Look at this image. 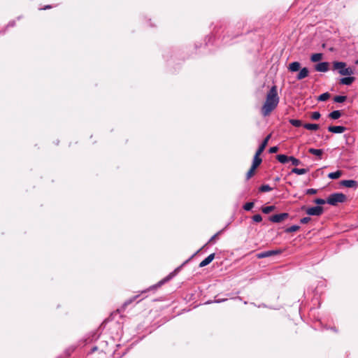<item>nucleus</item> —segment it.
<instances>
[{
  "mask_svg": "<svg viewBox=\"0 0 358 358\" xmlns=\"http://www.w3.org/2000/svg\"><path fill=\"white\" fill-rule=\"evenodd\" d=\"M279 96L277 92L275 85L273 86L268 91L266 101L262 107V114L264 117H266L278 106L279 103Z\"/></svg>",
  "mask_w": 358,
  "mask_h": 358,
  "instance_id": "nucleus-1",
  "label": "nucleus"
},
{
  "mask_svg": "<svg viewBox=\"0 0 358 358\" xmlns=\"http://www.w3.org/2000/svg\"><path fill=\"white\" fill-rule=\"evenodd\" d=\"M333 70H337L338 73L342 76H352L355 73V68L347 66V64L343 62H333Z\"/></svg>",
  "mask_w": 358,
  "mask_h": 358,
  "instance_id": "nucleus-2",
  "label": "nucleus"
},
{
  "mask_svg": "<svg viewBox=\"0 0 358 358\" xmlns=\"http://www.w3.org/2000/svg\"><path fill=\"white\" fill-rule=\"evenodd\" d=\"M346 199V196L343 193H334L329 196L327 203L331 206H336L338 203L345 202Z\"/></svg>",
  "mask_w": 358,
  "mask_h": 358,
  "instance_id": "nucleus-3",
  "label": "nucleus"
},
{
  "mask_svg": "<svg viewBox=\"0 0 358 358\" xmlns=\"http://www.w3.org/2000/svg\"><path fill=\"white\" fill-rule=\"evenodd\" d=\"M289 217V214L287 213H282L280 214L273 215L269 217L268 220L274 223H280L282 221L285 220Z\"/></svg>",
  "mask_w": 358,
  "mask_h": 358,
  "instance_id": "nucleus-4",
  "label": "nucleus"
},
{
  "mask_svg": "<svg viewBox=\"0 0 358 358\" xmlns=\"http://www.w3.org/2000/svg\"><path fill=\"white\" fill-rule=\"evenodd\" d=\"M306 213L311 216H320L323 213V208L319 206L308 208Z\"/></svg>",
  "mask_w": 358,
  "mask_h": 358,
  "instance_id": "nucleus-5",
  "label": "nucleus"
},
{
  "mask_svg": "<svg viewBox=\"0 0 358 358\" xmlns=\"http://www.w3.org/2000/svg\"><path fill=\"white\" fill-rule=\"evenodd\" d=\"M280 253H281L280 250H268V251H264V252L258 253L257 255V257L258 259H263V258L271 257L273 255H279Z\"/></svg>",
  "mask_w": 358,
  "mask_h": 358,
  "instance_id": "nucleus-6",
  "label": "nucleus"
},
{
  "mask_svg": "<svg viewBox=\"0 0 358 358\" xmlns=\"http://www.w3.org/2000/svg\"><path fill=\"white\" fill-rule=\"evenodd\" d=\"M329 64L328 62H323L317 64L315 66V71H319V72H327L329 70Z\"/></svg>",
  "mask_w": 358,
  "mask_h": 358,
  "instance_id": "nucleus-7",
  "label": "nucleus"
},
{
  "mask_svg": "<svg viewBox=\"0 0 358 358\" xmlns=\"http://www.w3.org/2000/svg\"><path fill=\"white\" fill-rule=\"evenodd\" d=\"M271 134H268L264 139V141H262V143H261V145L259 146L257 150L256 151L257 152V155H261L264 149L266 148L267 144H268V142L269 141V139L271 138Z\"/></svg>",
  "mask_w": 358,
  "mask_h": 358,
  "instance_id": "nucleus-8",
  "label": "nucleus"
},
{
  "mask_svg": "<svg viewBox=\"0 0 358 358\" xmlns=\"http://www.w3.org/2000/svg\"><path fill=\"white\" fill-rule=\"evenodd\" d=\"M341 185L350 188H357V182L354 180H343L341 181Z\"/></svg>",
  "mask_w": 358,
  "mask_h": 358,
  "instance_id": "nucleus-9",
  "label": "nucleus"
},
{
  "mask_svg": "<svg viewBox=\"0 0 358 358\" xmlns=\"http://www.w3.org/2000/svg\"><path fill=\"white\" fill-rule=\"evenodd\" d=\"M346 127L343 126H329L328 131L334 134H341L346 130Z\"/></svg>",
  "mask_w": 358,
  "mask_h": 358,
  "instance_id": "nucleus-10",
  "label": "nucleus"
},
{
  "mask_svg": "<svg viewBox=\"0 0 358 358\" xmlns=\"http://www.w3.org/2000/svg\"><path fill=\"white\" fill-rule=\"evenodd\" d=\"M347 77H344L340 79V84L345 85H350L355 80V78L351 76H346Z\"/></svg>",
  "mask_w": 358,
  "mask_h": 358,
  "instance_id": "nucleus-11",
  "label": "nucleus"
},
{
  "mask_svg": "<svg viewBox=\"0 0 358 358\" xmlns=\"http://www.w3.org/2000/svg\"><path fill=\"white\" fill-rule=\"evenodd\" d=\"M215 258V253H212L209 255L206 258H205L202 262L199 264V267H204L208 265Z\"/></svg>",
  "mask_w": 358,
  "mask_h": 358,
  "instance_id": "nucleus-12",
  "label": "nucleus"
},
{
  "mask_svg": "<svg viewBox=\"0 0 358 358\" xmlns=\"http://www.w3.org/2000/svg\"><path fill=\"white\" fill-rule=\"evenodd\" d=\"M299 70H300V71L296 76L297 80H302L308 76L309 71H308V68L303 67Z\"/></svg>",
  "mask_w": 358,
  "mask_h": 358,
  "instance_id": "nucleus-13",
  "label": "nucleus"
},
{
  "mask_svg": "<svg viewBox=\"0 0 358 358\" xmlns=\"http://www.w3.org/2000/svg\"><path fill=\"white\" fill-rule=\"evenodd\" d=\"M259 155H257V152H256V153H255V155L254 156V158H253L252 164L251 166V167H252L253 169H256L260 165V164L262 162V159L259 157Z\"/></svg>",
  "mask_w": 358,
  "mask_h": 358,
  "instance_id": "nucleus-14",
  "label": "nucleus"
},
{
  "mask_svg": "<svg viewBox=\"0 0 358 358\" xmlns=\"http://www.w3.org/2000/svg\"><path fill=\"white\" fill-rule=\"evenodd\" d=\"M301 69V64L299 62H294L289 64L288 70L291 72L298 71Z\"/></svg>",
  "mask_w": 358,
  "mask_h": 358,
  "instance_id": "nucleus-15",
  "label": "nucleus"
},
{
  "mask_svg": "<svg viewBox=\"0 0 358 358\" xmlns=\"http://www.w3.org/2000/svg\"><path fill=\"white\" fill-rule=\"evenodd\" d=\"M173 275V273H170L165 278H164L163 280L159 281L157 285L150 287L149 289H156V288L160 287L162 285H163L166 282H168L172 278Z\"/></svg>",
  "mask_w": 358,
  "mask_h": 358,
  "instance_id": "nucleus-16",
  "label": "nucleus"
},
{
  "mask_svg": "<svg viewBox=\"0 0 358 358\" xmlns=\"http://www.w3.org/2000/svg\"><path fill=\"white\" fill-rule=\"evenodd\" d=\"M308 152L319 157V159L322 158V155L323 154V150L322 149H315V148H309Z\"/></svg>",
  "mask_w": 358,
  "mask_h": 358,
  "instance_id": "nucleus-17",
  "label": "nucleus"
},
{
  "mask_svg": "<svg viewBox=\"0 0 358 358\" xmlns=\"http://www.w3.org/2000/svg\"><path fill=\"white\" fill-rule=\"evenodd\" d=\"M278 161L282 164H285L289 162V157L285 155H278L276 156Z\"/></svg>",
  "mask_w": 358,
  "mask_h": 358,
  "instance_id": "nucleus-18",
  "label": "nucleus"
},
{
  "mask_svg": "<svg viewBox=\"0 0 358 358\" xmlns=\"http://www.w3.org/2000/svg\"><path fill=\"white\" fill-rule=\"evenodd\" d=\"M341 116V112L340 110H334L329 114V117L332 120H337Z\"/></svg>",
  "mask_w": 358,
  "mask_h": 358,
  "instance_id": "nucleus-19",
  "label": "nucleus"
},
{
  "mask_svg": "<svg viewBox=\"0 0 358 358\" xmlns=\"http://www.w3.org/2000/svg\"><path fill=\"white\" fill-rule=\"evenodd\" d=\"M308 169L294 168L292 170V173H296L297 175H303V174L308 173Z\"/></svg>",
  "mask_w": 358,
  "mask_h": 358,
  "instance_id": "nucleus-20",
  "label": "nucleus"
},
{
  "mask_svg": "<svg viewBox=\"0 0 358 358\" xmlns=\"http://www.w3.org/2000/svg\"><path fill=\"white\" fill-rule=\"evenodd\" d=\"M303 126L305 129L308 130H317L319 129V125L317 124L306 123Z\"/></svg>",
  "mask_w": 358,
  "mask_h": 358,
  "instance_id": "nucleus-21",
  "label": "nucleus"
},
{
  "mask_svg": "<svg viewBox=\"0 0 358 358\" xmlns=\"http://www.w3.org/2000/svg\"><path fill=\"white\" fill-rule=\"evenodd\" d=\"M323 55L322 53H315L311 55L310 60L313 62H319L322 59Z\"/></svg>",
  "mask_w": 358,
  "mask_h": 358,
  "instance_id": "nucleus-22",
  "label": "nucleus"
},
{
  "mask_svg": "<svg viewBox=\"0 0 358 358\" xmlns=\"http://www.w3.org/2000/svg\"><path fill=\"white\" fill-rule=\"evenodd\" d=\"M342 176L341 171H337L336 172H331L329 173L328 177L331 179H338Z\"/></svg>",
  "mask_w": 358,
  "mask_h": 358,
  "instance_id": "nucleus-23",
  "label": "nucleus"
},
{
  "mask_svg": "<svg viewBox=\"0 0 358 358\" xmlns=\"http://www.w3.org/2000/svg\"><path fill=\"white\" fill-rule=\"evenodd\" d=\"M275 209V206H268L262 207V213H264L265 214H268L271 212L273 211Z\"/></svg>",
  "mask_w": 358,
  "mask_h": 358,
  "instance_id": "nucleus-24",
  "label": "nucleus"
},
{
  "mask_svg": "<svg viewBox=\"0 0 358 358\" xmlns=\"http://www.w3.org/2000/svg\"><path fill=\"white\" fill-rule=\"evenodd\" d=\"M289 123L293 125L294 127H299L301 126H302V122L299 120H296V119H290L289 120Z\"/></svg>",
  "mask_w": 358,
  "mask_h": 358,
  "instance_id": "nucleus-25",
  "label": "nucleus"
},
{
  "mask_svg": "<svg viewBox=\"0 0 358 358\" xmlns=\"http://www.w3.org/2000/svg\"><path fill=\"white\" fill-rule=\"evenodd\" d=\"M299 229H300L299 226L292 225V226L285 229V233H292V232L298 231Z\"/></svg>",
  "mask_w": 358,
  "mask_h": 358,
  "instance_id": "nucleus-26",
  "label": "nucleus"
},
{
  "mask_svg": "<svg viewBox=\"0 0 358 358\" xmlns=\"http://www.w3.org/2000/svg\"><path fill=\"white\" fill-rule=\"evenodd\" d=\"M330 97V94L329 92H325L320 94L318 97V101H325Z\"/></svg>",
  "mask_w": 358,
  "mask_h": 358,
  "instance_id": "nucleus-27",
  "label": "nucleus"
},
{
  "mask_svg": "<svg viewBox=\"0 0 358 358\" xmlns=\"http://www.w3.org/2000/svg\"><path fill=\"white\" fill-rule=\"evenodd\" d=\"M347 99L346 96H336L334 98V101L336 103H343Z\"/></svg>",
  "mask_w": 358,
  "mask_h": 358,
  "instance_id": "nucleus-28",
  "label": "nucleus"
},
{
  "mask_svg": "<svg viewBox=\"0 0 358 358\" xmlns=\"http://www.w3.org/2000/svg\"><path fill=\"white\" fill-rule=\"evenodd\" d=\"M272 189L273 188L271 187L268 185H263L259 189V190L262 192H270Z\"/></svg>",
  "mask_w": 358,
  "mask_h": 358,
  "instance_id": "nucleus-29",
  "label": "nucleus"
},
{
  "mask_svg": "<svg viewBox=\"0 0 358 358\" xmlns=\"http://www.w3.org/2000/svg\"><path fill=\"white\" fill-rule=\"evenodd\" d=\"M289 161L292 162V164L294 166H298L301 164V161L292 156L289 157Z\"/></svg>",
  "mask_w": 358,
  "mask_h": 358,
  "instance_id": "nucleus-30",
  "label": "nucleus"
},
{
  "mask_svg": "<svg viewBox=\"0 0 358 358\" xmlns=\"http://www.w3.org/2000/svg\"><path fill=\"white\" fill-rule=\"evenodd\" d=\"M254 206L253 202H248L243 206V209L245 210L249 211Z\"/></svg>",
  "mask_w": 358,
  "mask_h": 358,
  "instance_id": "nucleus-31",
  "label": "nucleus"
},
{
  "mask_svg": "<svg viewBox=\"0 0 358 358\" xmlns=\"http://www.w3.org/2000/svg\"><path fill=\"white\" fill-rule=\"evenodd\" d=\"M255 169L250 167V170L246 173V180H249L255 173Z\"/></svg>",
  "mask_w": 358,
  "mask_h": 358,
  "instance_id": "nucleus-32",
  "label": "nucleus"
},
{
  "mask_svg": "<svg viewBox=\"0 0 358 358\" xmlns=\"http://www.w3.org/2000/svg\"><path fill=\"white\" fill-rule=\"evenodd\" d=\"M252 219L255 222H260L262 220V217L261 215L257 214L252 216Z\"/></svg>",
  "mask_w": 358,
  "mask_h": 358,
  "instance_id": "nucleus-33",
  "label": "nucleus"
},
{
  "mask_svg": "<svg viewBox=\"0 0 358 358\" xmlns=\"http://www.w3.org/2000/svg\"><path fill=\"white\" fill-rule=\"evenodd\" d=\"M320 116L321 115L318 111H315L311 114V118L315 120H318L320 117Z\"/></svg>",
  "mask_w": 358,
  "mask_h": 358,
  "instance_id": "nucleus-34",
  "label": "nucleus"
},
{
  "mask_svg": "<svg viewBox=\"0 0 358 358\" xmlns=\"http://www.w3.org/2000/svg\"><path fill=\"white\" fill-rule=\"evenodd\" d=\"M314 202L316 203V204H318V205H322V204H324L325 203H327V200L325 201L324 199H315L314 200Z\"/></svg>",
  "mask_w": 358,
  "mask_h": 358,
  "instance_id": "nucleus-35",
  "label": "nucleus"
},
{
  "mask_svg": "<svg viewBox=\"0 0 358 358\" xmlns=\"http://www.w3.org/2000/svg\"><path fill=\"white\" fill-rule=\"evenodd\" d=\"M311 218L310 217H305L300 220V222L303 224H307L310 221Z\"/></svg>",
  "mask_w": 358,
  "mask_h": 358,
  "instance_id": "nucleus-36",
  "label": "nucleus"
},
{
  "mask_svg": "<svg viewBox=\"0 0 358 358\" xmlns=\"http://www.w3.org/2000/svg\"><path fill=\"white\" fill-rule=\"evenodd\" d=\"M317 192V190L316 189H313V188H310V189H308L306 192V193L307 194H310V195H312V194H316Z\"/></svg>",
  "mask_w": 358,
  "mask_h": 358,
  "instance_id": "nucleus-37",
  "label": "nucleus"
},
{
  "mask_svg": "<svg viewBox=\"0 0 358 358\" xmlns=\"http://www.w3.org/2000/svg\"><path fill=\"white\" fill-rule=\"evenodd\" d=\"M345 137L346 138V141L348 143H351L352 142L354 141V138L350 135H345Z\"/></svg>",
  "mask_w": 358,
  "mask_h": 358,
  "instance_id": "nucleus-38",
  "label": "nucleus"
},
{
  "mask_svg": "<svg viewBox=\"0 0 358 358\" xmlns=\"http://www.w3.org/2000/svg\"><path fill=\"white\" fill-rule=\"evenodd\" d=\"M278 150V148L277 146H273L269 148V152L270 153H275Z\"/></svg>",
  "mask_w": 358,
  "mask_h": 358,
  "instance_id": "nucleus-39",
  "label": "nucleus"
},
{
  "mask_svg": "<svg viewBox=\"0 0 358 358\" xmlns=\"http://www.w3.org/2000/svg\"><path fill=\"white\" fill-rule=\"evenodd\" d=\"M222 231H218L217 233H216L214 236H213L209 240L208 243H210V242H213L217 237V236L221 234Z\"/></svg>",
  "mask_w": 358,
  "mask_h": 358,
  "instance_id": "nucleus-40",
  "label": "nucleus"
},
{
  "mask_svg": "<svg viewBox=\"0 0 358 358\" xmlns=\"http://www.w3.org/2000/svg\"><path fill=\"white\" fill-rule=\"evenodd\" d=\"M136 298H137V296H134L133 299H130V300H128V301H125V302H124V306H127L128 304L131 303L133 301V300H134V299H136Z\"/></svg>",
  "mask_w": 358,
  "mask_h": 358,
  "instance_id": "nucleus-41",
  "label": "nucleus"
},
{
  "mask_svg": "<svg viewBox=\"0 0 358 358\" xmlns=\"http://www.w3.org/2000/svg\"><path fill=\"white\" fill-rule=\"evenodd\" d=\"M97 349H98V348H97L96 346L94 347V348L92 349L91 352L92 353V352H94L96 351V350H97Z\"/></svg>",
  "mask_w": 358,
  "mask_h": 358,
  "instance_id": "nucleus-42",
  "label": "nucleus"
},
{
  "mask_svg": "<svg viewBox=\"0 0 358 358\" xmlns=\"http://www.w3.org/2000/svg\"><path fill=\"white\" fill-rule=\"evenodd\" d=\"M280 180V178L279 177H276L274 178V181L275 182H278Z\"/></svg>",
  "mask_w": 358,
  "mask_h": 358,
  "instance_id": "nucleus-43",
  "label": "nucleus"
},
{
  "mask_svg": "<svg viewBox=\"0 0 358 358\" xmlns=\"http://www.w3.org/2000/svg\"><path fill=\"white\" fill-rule=\"evenodd\" d=\"M225 300H226V299H221V300H220V299H219V300H217V301H216V302H217V303H220V302H222V301H224Z\"/></svg>",
  "mask_w": 358,
  "mask_h": 358,
  "instance_id": "nucleus-44",
  "label": "nucleus"
},
{
  "mask_svg": "<svg viewBox=\"0 0 358 358\" xmlns=\"http://www.w3.org/2000/svg\"><path fill=\"white\" fill-rule=\"evenodd\" d=\"M51 8L50 6H46L45 8H43L44 10Z\"/></svg>",
  "mask_w": 358,
  "mask_h": 358,
  "instance_id": "nucleus-45",
  "label": "nucleus"
}]
</instances>
